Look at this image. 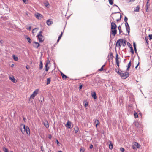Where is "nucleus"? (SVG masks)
Listing matches in <instances>:
<instances>
[{"label":"nucleus","mask_w":152,"mask_h":152,"mask_svg":"<svg viewBox=\"0 0 152 152\" xmlns=\"http://www.w3.org/2000/svg\"><path fill=\"white\" fill-rule=\"evenodd\" d=\"M20 127L21 132L23 134H24L26 132L27 134H30V129L28 126H25L24 125L22 124L20 125Z\"/></svg>","instance_id":"nucleus-1"},{"label":"nucleus","mask_w":152,"mask_h":152,"mask_svg":"<svg viewBox=\"0 0 152 152\" xmlns=\"http://www.w3.org/2000/svg\"><path fill=\"white\" fill-rule=\"evenodd\" d=\"M111 16L114 20L118 22L121 19V15L119 12L114 13L112 14Z\"/></svg>","instance_id":"nucleus-2"},{"label":"nucleus","mask_w":152,"mask_h":152,"mask_svg":"<svg viewBox=\"0 0 152 152\" xmlns=\"http://www.w3.org/2000/svg\"><path fill=\"white\" fill-rule=\"evenodd\" d=\"M126 45V40L124 39H120L118 40L116 43V46L120 48L121 45L124 47Z\"/></svg>","instance_id":"nucleus-3"},{"label":"nucleus","mask_w":152,"mask_h":152,"mask_svg":"<svg viewBox=\"0 0 152 152\" xmlns=\"http://www.w3.org/2000/svg\"><path fill=\"white\" fill-rule=\"evenodd\" d=\"M120 75L121 78L124 79H126L129 76V73L127 72H123L121 71V73H120Z\"/></svg>","instance_id":"nucleus-4"},{"label":"nucleus","mask_w":152,"mask_h":152,"mask_svg":"<svg viewBox=\"0 0 152 152\" xmlns=\"http://www.w3.org/2000/svg\"><path fill=\"white\" fill-rule=\"evenodd\" d=\"M39 91V89H37L35 90L34 91L33 94L30 96L29 99H34L37 94L38 93Z\"/></svg>","instance_id":"nucleus-5"},{"label":"nucleus","mask_w":152,"mask_h":152,"mask_svg":"<svg viewBox=\"0 0 152 152\" xmlns=\"http://www.w3.org/2000/svg\"><path fill=\"white\" fill-rule=\"evenodd\" d=\"M42 31H40L37 36L39 39V41L40 42H43L44 40V37L42 35Z\"/></svg>","instance_id":"nucleus-6"},{"label":"nucleus","mask_w":152,"mask_h":152,"mask_svg":"<svg viewBox=\"0 0 152 152\" xmlns=\"http://www.w3.org/2000/svg\"><path fill=\"white\" fill-rule=\"evenodd\" d=\"M35 17L39 20H41L43 18V16L41 14L37 12L34 14Z\"/></svg>","instance_id":"nucleus-7"},{"label":"nucleus","mask_w":152,"mask_h":152,"mask_svg":"<svg viewBox=\"0 0 152 152\" xmlns=\"http://www.w3.org/2000/svg\"><path fill=\"white\" fill-rule=\"evenodd\" d=\"M117 32V31L116 29H111V34L115 36Z\"/></svg>","instance_id":"nucleus-8"},{"label":"nucleus","mask_w":152,"mask_h":152,"mask_svg":"<svg viewBox=\"0 0 152 152\" xmlns=\"http://www.w3.org/2000/svg\"><path fill=\"white\" fill-rule=\"evenodd\" d=\"M111 29H116L117 27L116 24L114 22H112L111 23Z\"/></svg>","instance_id":"nucleus-9"},{"label":"nucleus","mask_w":152,"mask_h":152,"mask_svg":"<svg viewBox=\"0 0 152 152\" xmlns=\"http://www.w3.org/2000/svg\"><path fill=\"white\" fill-rule=\"evenodd\" d=\"M133 144L134 145L136 146L137 148H139L140 147V145L137 142H133Z\"/></svg>","instance_id":"nucleus-10"},{"label":"nucleus","mask_w":152,"mask_h":152,"mask_svg":"<svg viewBox=\"0 0 152 152\" xmlns=\"http://www.w3.org/2000/svg\"><path fill=\"white\" fill-rule=\"evenodd\" d=\"M40 45L39 43L38 42H33V46L35 48H38L39 47V46Z\"/></svg>","instance_id":"nucleus-11"},{"label":"nucleus","mask_w":152,"mask_h":152,"mask_svg":"<svg viewBox=\"0 0 152 152\" xmlns=\"http://www.w3.org/2000/svg\"><path fill=\"white\" fill-rule=\"evenodd\" d=\"M91 95L92 97L94 99H97V97L96 95V94L95 92H93L91 93Z\"/></svg>","instance_id":"nucleus-12"},{"label":"nucleus","mask_w":152,"mask_h":152,"mask_svg":"<svg viewBox=\"0 0 152 152\" xmlns=\"http://www.w3.org/2000/svg\"><path fill=\"white\" fill-rule=\"evenodd\" d=\"M71 123L69 121H68L66 124L65 125V126L66 127L68 128H70L71 126Z\"/></svg>","instance_id":"nucleus-13"},{"label":"nucleus","mask_w":152,"mask_h":152,"mask_svg":"<svg viewBox=\"0 0 152 152\" xmlns=\"http://www.w3.org/2000/svg\"><path fill=\"white\" fill-rule=\"evenodd\" d=\"M127 20H128V18H127V17H126V16H125V17L124 19V21L125 22V25L126 26V27H127V25H128V27L129 28V25L128 23L127 22Z\"/></svg>","instance_id":"nucleus-14"},{"label":"nucleus","mask_w":152,"mask_h":152,"mask_svg":"<svg viewBox=\"0 0 152 152\" xmlns=\"http://www.w3.org/2000/svg\"><path fill=\"white\" fill-rule=\"evenodd\" d=\"M61 74L63 79L64 80H66L68 77L62 72H61Z\"/></svg>","instance_id":"nucleus-15"},{"label":"nucleus","mask_w":152,"mask_h":152,"mask_svg":"<svg viewBox=\"0 0 152 152\" xmlns=\"http://www.w3.org/2000/svg\"><path fill=\"white\" fill-rule=\"evenodd\" d=\"M140 7L139 5H137L136 7L134 9V12H139L140 11Z\"/></svg>","instance_id":"nucleus-16"},{"label":"nucleus","mask_w":152,"mask_h":152,"mask_svg":"<svg viewBox=\"0 0 152 152\" xmlns=\"http://www.w3.org/2000/svg\"><path fill=\"white\" fill-rule=\"evenodd\" d=\"M44 125L47 128H48L49 127L48 123V121H45L44 122Z\"/></svg>","instance_id":"nucleus-17"},{"label":"nucleus","mask_w":152,"mask_h":152,"mask_svg":"<svg viewBox=\"0 0 152 152\" xmlns=\"http://www.w3.org/2000/svg\"><path fill=\"white\" fill-rule=\"evenodd\" d=\"M48 62H47L45 64V70L47 72L48 71L49 68V67L48 66Z\"/></svg>","instance_id":"nucleus-18"},{"label":"nucleus","mask_w":152,"mask_h":152,"mask_svg":"<svg viewBox=\"0 0 152 152\" xmlns=\"http://www.w3.org/2000/svg\"><path fill=\"white\" fill-rule=\"evenodd\" d=\"M109 142L110 143V144L109 145V148L112 150L113 148V144L111 141H109Z\"/></svg>","instance_id":"nucleus-19"},{"label":"nucleus","mask_w":152,"mask_h":152,"mask_svg":"<svg viewBox=\"0 0 152 152\" xmlns=\"http://www.w3.org/2000/svg\"><path fill=\"white\" fill-rule=\"evenodd\" d=\"M46 23H47V24L48 25L50 26L53 23V22L52 21L50 20V19H49L47 20Z\"/></svg>","instance_id":"nucleus-20"},{"label":"nucleus","mask_w":152,"mask_h":152,"mask_svg":"<svg viewBox=\"0 0 152 152\" xmlns=\"http://www.w3.org/2000/svg\"><path fill=\"white\" fill-rule=\"evenodd\" d=\"M9 78L10 80H11L13 82L15 83V79L14 77L13 76L10 77Z\"/></svg>","instance_id":"nucleus-21"},{"label":"nucleus","mask_w":152,"mask_h":152,"mask_svg":"<svg viewBox=\"0 0 152 152\" xmlns=\"http://www.w3.org/2000/svg\"><path fill=\"white\" fill-rule=\"evenodd\" d=\"M130 52L132 53V55L134 54V50H133V48L132 47L131 45H130Z\"/></svg>","instance_id":"nucleus-22"},{"label":"nucleus","mask_w":152,"mask_h":152,"mask_svg":"<svg viewBox=\"0 0 152 152\" xmlns=\"http://www.w3.org/2000/svg\"><path fill=\"white\" fill-rule=\"evenodd\" d=\"M96 124V127H97V126L99 124V122L98 120H96L94 122Z\"/></svg>","instance_id":"nucleus-23"},{"label":"nucleus","mask_w":152,"mask_h":152,"mask_svg":"<svg viewBox=\"0 0 152 152\" xmlns=\"http://www.w3.org/2000/svg\"><path fill=\"white\" fill-rule=\"evenodd\" d=\"M134 118H138V115L137 114V113H136V112L134 111Z\"/></svg>","instance_id":"nucleus-24"},{"label":"nucleus","mask_w":152,"mask_h":152,"mask_svg":"<svg viewBox=\"0 0 152 152\" xmlns=\"http://www.w3.org/2000/svg\"><path fill=\"white\" fill-rule=\"evenodd\" d=\"M38 29V28H35L33 29L32 31L33 33L34 34L36 33Z\"/></svg>","instance_id":"nucleus-25"},{"label":"nucleus","mask_w":152,"mask_h":152,"mask_svg":"<svg viewBox=\"0 0 152 152\" xmlns=\"http://www.w3.org/2000/svg\"><path fill=\"white\" fill-rule=\"evenodd\" d=\"M43 67V64L41 61H40L39 64V69H41Z\"/></svg>","instance_id":"nucleus-26"},{"label":"nucleus","mask_w":152,"mask_h":152,"mask_svg":"<svg viewBox=\"0 0 152 152\" xmlns=\"http://www.w3.org/2000/svg\"><path fill=\"white\" fill-rule=\"evenodd\" d=\"M115 62L116 64L118 66V67H119V59H115Z\"/></svg>","instance_id":"nucleus-27"},{"label":"nucleus","mask_w":152,"mask_h":152,"mask_svg":"<svg viewBox=\"0 0 152 152\" xmlns=\"http://www.w3.org/2000/svg\"><path fill=\"white\" fill-rule=\"evenodd\" d=\"M50 81H51L50 78H48L47 79V84L48 85V84H49L50 83Z\"/></svg>","instance_id":"nucleus-28"},{"label":"nucleus","mask_w":152,"mask_h":152,"mask_svg":"<svg viewBox=\"0 0 152 152\" xmlns=\"http://www.w3.org/2000/svg\"><path fill=\"white\" fill-rule=\"evenodd\" d=\"M131 61H130L129 62V63L128 65L127 66V70L128 71L129 70V69L131 66Z\"/></svg>","instance_id":"nucleus-29"},{"label":"nucleus","mask_w":152,"mask_h":152,"mask_svg":"<svg viewBox=\"0 0 152 152\" xmlns=\"http://www.w3.org/2000/svg\"><path fill=\"white\" fill-rule=\"evenodd\" d=\"M13 57L14 60L15 61H17L18 60V58L16 57L15 55L13 56Z\"/></svg>","instance_id":"nucleus-30"},{"label":"nucleus","mask_w":152,"mask_h":152,"mask_svg":"<svg viewBox=\"0 0 152 152\" xmlns=\"http://www.w3.org/2000/svg\"><path fill=\"white\" fill-rule=\"evenodd\" d=\"M118 29L119 30V33L120 34L122 32V31L121 30V27L120 26H119L118 27Z\"/></svg>","instance_id":"nucleus-31"},{"label":"nucleus","mask_w":152,"mask_h":152,"mask_svg":"<svg viewBox=\"0 0 152 152\" xmlns=\"http://www.w3.org/2000/svg\"><path fill=\"white\" fill-rule=\"evenodd\" d=\"M3 150L4 152H9L8 149L4 147L3 148Z\"/></svg>","instance_id":"nucleus-32"},{"label":"nucleus","mask_w":152,"mask_h":152,"mask_svg":"<svg viewBox=\"0 0 152 152\" xmlns=\"http://www.w3.org/2000/svg\"><path fill=\"white\" fill-rule=\"evenodd\" d=\"M85 151V149L84 148L81 147L80 148V152H84Z\"/></svg>","instance_id":"nucleus-33"},{"label":"nucleus","mask_w":152,"mask_h":152,"mask_svg":"<svg viewBox=\"0 0 152 152\" xmlns=\"http://www.w3.org/2000/svg\"><path fill=\"white\" fill-rule=\"evenodd\" d=\"M44 4L45 6L48 7H49L48 6H49V4L48 2H45Z\"/></svg>","instance_id":"nucleus-34"},{"label":"nucleus","mask_w":152,"mask_h":152,"mask_svg":"<svg viewBox=\"0 0 152 152\" xmlns=\"http://www.w3.org/2000/svg\"><path fill=\"white\" fill-rule=\"evenodd\" d=\"M27 39L28 41V42L30 43H31V39L29 37H28L27 38Z\"/></svg>","instance_id":"nucleus-35"},{"label":"nucleus","mask_w":152,"mask_h":152,"mask_svg":"<svg viewBox=\"0 0 152 152\" xmlns=\"http://www.w3.org/2000/svg\"><path fill=\"white\" fill-rule=\"evenodd\" d=\"M85 108L86 109H88V102H86L85 104Z\"/></svg>","instance_id":"nucleus-36"},{"label":"nucleus","mask_w":152,"mask_h":152,"mask_svg":"<svg viewBox=\"0 0 152 152\" xmlns=\"http://www.w3.org/2000/svg\"><path fill=\"white\" fill-rule=\"evenodd\" d=\"M115 72L118 73L119 75H120V73H121V71H119V70L118 69H115Z\"/></svg>","instance_id":"nucleus-37"},{"label":"nucleus","mask_w":152,"mask_h":152,"mask_svg":"<svg viewBox=\"0 0 152 152\" xmlns=\"http://www.w3.org/2000/svg\"><path fill=\"white\" fill-rule=\"evenodd\" d=\"M110 56L112 59L113 58V53L112 52L110 53Z\"/></svg>","instance_id":"nucleus-38"},{"label":"nucleus","mask_w":152,"mask_h":152,"mask_svg":"<svg viewBox=\"0 0 152 152\" xmlns=\"http://www.w3.org/2000/svg\"><path fill=\"white\" fill-rule=\"evenodd\" d=\"M105 66V65H103L102 66V67H101L100 69L99 70V71H102L103 70V68L104 66Z\"/></svg>","instance_id":"nucleus-39"},{"label":"nucleus","mask_w":152,"mask_h":152,"mask_svg":"<svg viewBox=\"0 0 152 152\" xmlns=\"http://www.w3.org/2000/svg\"><path fill=\"white\" fill-rule=\"evenodd\" d=\"M108 1H109V3L111 5H112L113 4V0H108Z\"/></svg>","instance_id":"nucleus-40"},{"label":"nucleus","mask_w":152,"mask_h":152,"mask_svg":"<svg viewBox=\"0 0 152 152\" xmlns=\"http://www.w3.org/2000/svg\"><path fill=\"white\" fill-rule=\"evenodd\" d=\"M41 151L43 152L44 151V149L42 146L40 147Z\"/></svg>","instance_id":"nucleus-41"},{"label":"nucleus","mask_w":152,"mask_h":152,"mask_svg":"<svg viewBox=\"0 0 152 152\" xmlns=\"http://www.w3.org/2000/svg\"><path fill=\"white\" fill-rule=\"evenodd\" d=\"M120 151L122 152H124L125 150L123 148H120Z\"/></svg>","instance_id":"nucleus-42"},{"label":"nucleus","mask_w":152,"mask_h":152,"mask_svg":"<svg viewBox=\"0 0 152 152\" xmlns=\"http://www.w3.org/2000/svg\"><path fill=\"white\" fill-rule=\"evenodd\" d=\"M150 39H152V34H150L149 35Z\"/></svg>","instance_id":"nucleus-43"},{"label":"nucleus","mask_w":152,"mask_h":152,"mask_svg":"<svg viewBox=\"0 0 152 152\" xmlns=\"http://www.w3.org/2000/svg\"><path fill=\"white\" fill-rule=\"evenodd\" d=\"M119 58L118 57V55L117 54V53H116V58L115 59H119Z\"/></svg>","instance_id":"nucleus-44"},{"label":"nucleus","mask_w":152,"mask_h":152,"mask_svg":"<svg viewBox=\"0 0 152 152\" xmlns=\"http://www.w3.org/2000/svg\"><path fill=\"white\" fill-rule=\"evenodd\" d=\"M61 37H60V36H59L58 37V39L57 40V43H58L59 41L60 40V39H61Z\"/></svg>","instance_id":"nucleus-45"},{"label":"nucleus","mask_w":152,"mask_h":152,"mask_svg":"<svg viewBox=\"0 0 152 152\" xmlns=\"http://www.w3.org/2000/svg\"><path fill=\"white\" fill-rule=\"evenodd\" d=\"M133 46L134 47V48H136V44L134 42H133Z\"/></svg>","instance_id":"nucleus-46"},{"label":"nucleus","mask_w":152,"mask_h":152,"mask_svg":"<svg viewBox=\"0 0 152 152\" xmlns=\"http://www.w3.org/2000/svg\"><path fill=\"white\" fill-rule=\"evenodd\" d=\"M149 5H150L149 4H148V1L147 3V4H146L147 8H149Z\"/></svg>","instance_id":"nucleus-47"},{"label":"nucleus","mask_w":152,"mask_h":152,"mask_svg":"<svg viewBox=\"0 0 152 152\" xmlns=\"http://www.w3.org/2000/svg\"><path fill=\"white\" fill-rule=\"evenodd\" d=\"M27 29L31 30V26H29L28 28H27Z\"/></svg>","instance_id":"nucleus-48"},{"label":"nucleus","mask_w":152,"mask_h":152,"mask_svg":"<svg viewBox=\"0 0 152 152\" xmlns=\"http://www.w3.org/2000/svg\"><path fill=\"white\" fill-rule=\"evenodd\" d=\"M133 144L132 145V148L133 149H136V147Z\"/></svg>","instance_id":"nucleus-49"},{"label":"nucleus","mask_w":152,"mask_h":152,"mask_svg":"<svg viewBox=\"0 0 152 152\" xmlns=\"http://www.w3.org/2000/svg\"><path fill=\"white\" fill-rule=\"evenodd\" d=\"M93 147V146L91 144L90 145V149H92Z\"/></svg>","instance_id":"nucleus-50"},{"label":"nucleus","mask_w":152,"mask_h":152,"mask_svg":"<svg viewBox=\"0 0 152 152\" xmlns=\"http://www.w3.org/2000/svg\"><path fill=\"white\" fill-rule=\"evenodd\" d=\"M26 68L27 69H29V66L28 65H27L26 66Z\"/></svg>","instance_id":"nucleus-51"},{"label":"nucleus","mask_w":152,"mask_h":152,"mask_svg":"<svg viewBox=\"0 0 152 152\" xmlns=\"http://www.w3.org/2000/svg\"><path fill=\"white\" fill-rule=\"evenodd\" d=\"M82 87H83V86L82 85H80L79 86L80 89H81L82 88Z\"/></svg>","instance_id":"nucleus-52"},{"label":"nucleus","mask_w":152,"mask_h":152,"mask_svg":"<svg viewBox=\"0 0 152 152\" xmlns=\"http://www.w3.org/2000/svg\"><path fill=\"white\" fill-rule=\"evenodd\" d=\"M4 42V41L2 40H0V43L1 44H3Z\"/></svg>","instance_id":"nucleus-53"},{"label":"nucleus","mask_w":152,"mask_h":152,"mask_svg":"<svg viewBox=\"0 0 152 152\" xmlns=\"http://www.w3.org/2000/svg\"><path fill=\"white\" fill-rule=\"evenodd\" d=\"M63 32H61V34L59 36H60L61 37L62 36L63 34Z\"/></svg>","instance_id":"nucleus-54"},{"label":"nucleus","mask_w":152,"mask_h":152,"mask_svg":"<svg viewBox=\"0 0 152 152\" xmlns=\"http://www.w3.org/2000/svg\"><path fill=\"white\" fill-rule=\"evenodd\" d=\"M148 8H147L146 7V11L147 12H148V11H149Z\"/></svg>","instance_id":"nucleus-55"},{"label":"nucleus","mask_w":152,"mask_h":152,"mask_svg":"<svg viewBox=\"0 0 152 152\" xmlns=\"http://www.w3.org/2000/svg\"><path fill=\"white\" fill-rule=\"evenodd\" d=\"M139 63H138V64H137V65L136 66L135 68V69H137V67H138V65H139Z\"/></svg>","instance_id":"nucleus-56"},{"label":"nucleus","mask_w":152,"mask_h":152,"mask_svg":"<svg viewBox=\"0 0 152 152\" xmlns=\"http://www.w3.org/2000/svg\"><path fill=\"white\" fill-rule=\"evenodd\" d=\"M145 40L146 41V42L147 43V44H148V39H147L146 38H145Z\"/></svg>","instance_id":"nucleus-57"},{"label":"nucleus","mask_w":152,"mask_h":152,"mask_svg":"<svg viewBox=\"0 0 152 152\" xmlns=\"http://www.w3.org/2000/svg\"><path fill=\"white\" fill-rule=\"evenodd\" d=\"M23 2L25 3H26V2L27 1V0H22Z\"/></svg>","instance_id":"nucleus-58"},{"label":"nucleus","mask_w":152,"mask_h":152,"mask_svg":"<svg viewBox=\"0 0 152 152\" xmlns=\"http://www.w3.org/2000/svg\"><path fill=\"white\" fill-rule=\"evenodd\" d=\"M56 142L57 145H59V142L57 140H56Z\"/></svg>","instance_id":"nucleus-59"},{"label":"nucleus","mask_w":152,"mask_h":152,"mask_svg":"<svg viewBox=\"0 0 152 152\" xmlns=\"http://www.w3.org/2000/svg\"><path fill=\"white\" fill-rule=\"evenodd\" d=\"M134 50L135 51V52L136 53H137V49H136V48H134Z\"/></svg>","instance_id":"nucleus-60"},{"label":"nucleus","mask_w":152,"mask_h":152,"mask_svg":"<svg viewBox=\"0 0 152 152\" xmlns=\"http://www.w3.org/2000/svg\"><path fill=\"white\" fill-rule=\"evenodd\" d=\"M135 0H129V2H134Z\"/></svg>","instance_id":"nucleus-61"},{"label":"nucleus","mask_w":152,"mask_h":152,"mask_svg":"<svg viewBox=\"0 0 152 152\" xmlns=\"http://www.w3.org/2000/svg\"><path fill=\"white\" fill-rule=\"evenodd\" d=\"M126 29L127 31H128V29L129 30V29L128 27V25H127V27H126Z\"/></svg>","instance_id":"nucleus-62"},{"label":"nucleus","mask_w":152,"mask_h":152,"mask_svg":"<svg viewBox=\"0 0 152 152\" xmlns=\"http://www.w3.org/2000/svg\"><path fill=\"white\" fill-rule=\"evenodd\" d=\"M51 137H52V136H51L50 135L49 137V138L50 139L51 138Z\"/></svg>","instance_id":"nucleus-63"},{"label":"nucleus","mask_w":152,"mask_h":152,"mask_svg":"<svg viewBox=\"0 0 152 152\" xmlns=\"http://www.w3.org/2000/svg\"><path fill=\"white\" fill-rule=\"evenodd\" d=\"M14 66V64H12V67H13V66Z\"/></svg>","instance_id":"nucleus-64"}]
</instances>
